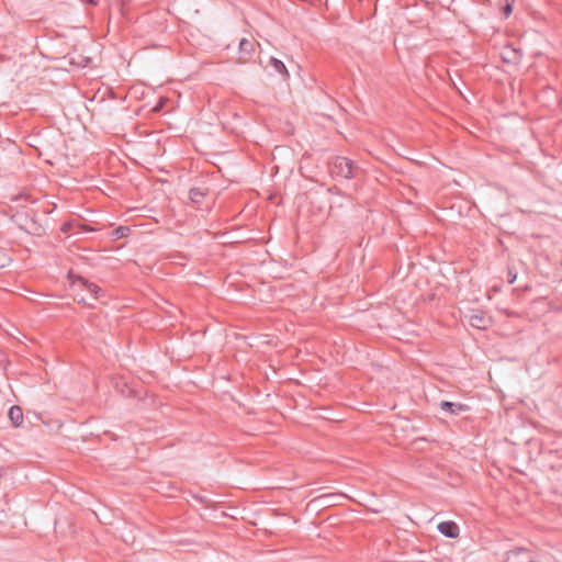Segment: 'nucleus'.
<instances>
[{
    "label": "nucleus",
    "instance_id": "1",
    "mask_svg": "<svg viewBox=\"0 0 562 562\" xmlns=\"http://www.w3.org/2000/svg\"><path fill=\"white\" fill-rule=\"evenodd\" d=\"M328 171L333 178L352 179L360 171V167L347 157L337 156L328 162Z\"/></svg>",
    "mask_w": 562,
    "mask_h": 562
},
{
    "label": "nucleus",
    "instance_id": "2",
    "mask_svg": "<svg viewBox=\"0 0 562 562\" xmlns=\"http://www.w3.org/2000/svg\"><path fill=\"white\" fill-rule=\"evenodd\" d=\"M348 496L342 493H324L318 496H315L311 503L316 507L325 508L330 506L340 505L344 499H347Z\"/></svg>",
    "mask_w": 562,
    "mask_h": 562
},
{
    "label": "nucleus",
    "instance_id": "3",
    "mask_svg": "<svg viewBox=\"0 0 562 562\" xmlns=\"http://www.w3.org/2000/svg\"><path fill=\"white\" fill-rule=\"evenodd\" d=\"M505 562H538L533 553L526 548H515L506 553Z\"/></svg>",
    "mask_w": 562,
    "mask_h": 562
},
{
    "label": "nucleus",
    "instance_id": "4",
    "mask_svg": "<svg viewBox=\"0 0 562 562\" xmlns=\"http://www.w3.org/2000/svg\"><path fill=\"white\" fill-rule=\"evenodd\" d=\"M238 49H239L238 61L241 64H246L251 59V57L255 53V43L247 38H243L239 42Z\"/></svg>",
    "mask_w": 562,
    "mask_h": 562
},
{
    "label": "nucleus",
    "instance_id": "5",
    "mask_svg": "<svg viewBox=\"0 0 562 562\" xmlns=\"http://www.w3.org/2000/svg\"><path fill=\"white\" fill-rule=\"evenodd\" d=\"M469 323L474 328L486 329L491 326L492 321L485 313L477 311L470 316Z\"/></svg>",
    "mask_w": 562,
    "mask_h": 562
},
{
    "label": "nucleus",
    "instance_id": "6",
    "mask_svg": "<svg viewBox=\"0 0 562 562\" xmlns=\"http://www.w3.org/2000/svg\"><path fill=\"white\" fill-rule=\"evenodd\" d=\"M438 530L441 535L448 538H457L460 532L459 526L454 521H442L438 525Z\"/></svg>",
    "mask_w": 562,
    "mask_h": 562
},
{
    "label": "nucleus",
    "instance_id": "7",
    "mask_svg": "<svg viewBox=\"0 0 562 562\" xmlns=\"http://www.w3.org/2000/svg\"><path fill=\"white\" fill-rule=\"evenodd\" d=\"M440 408L451 415H459L462 412L469 411V406L462 403H453L449 401H441Z\"/></svg>",
    "mask_w": 562,
    "mask_h": 562
},
{
    "label": "nucleus",
    "instance_id": "8",
    "mask_svg": "<svg viewBox=\"0 0 562 562\" xmlns=\"http://www.w3.org/2000/svg\"><path fill=\"white\" fill-rule=\"evenodd\" d=\"M9 419L14 427H20L23 423V411L20 406L13 405L8 413Z\"/></svg>",
    "mask_w": 562,
    "mask_h": 562
},
{
    "label": "nucleus",
    "instance_id": "9",
    "mask_svg": "<svg viewBox=\"0 0 562 562\" xmlns=\"http://www.w3.org/2000/svg\"><path fill=\"white\" fill-rule=\"evenodd\" d=\"M78 281L83 285V288L90 293L92 294L93 299L94 300H99L100 296H101V293H102V289L95 284V283H92V282H89L87 279L82 278V277H79L78 278Z\"/></svg>",
    "mask_w": 562,
    "mask_h": 562
},
{
    "label": "nucleus",
    "instance_id": "10",
    "mask_svg": "<svg viewBox=\"0 0 562 562\" xmlns=\"http://www.w3.org/2000/svg\"><path fill=\"white\" fill-rule=\"evenodd\" d=\"M269 65L273 68V70L279 74L284 80L289 79L290 77V74L285 67V65L283 64L282 60L276 58V57H271L270 58V61H269Z\"/></svg>",
    "mask_w": 562,
    "mask_h": 562
},
{
    "label": "nucleus",
    "instance_id": "11",
    "mask_svg": "<svg viewBox=\"0 0 562 562\" xmlns=\"http://www.w3.org/2000/svg\"><path fill=\"white\" fill-rule=\"evenodd\" d=\"M502 57L505 63L518 64L520 61L521 54L519 53L518 49L507 47L503 52Z\"/></svg>",
    "mask_w": 562,
    "mask_h": 562
},
{
    "label": "nucleus",
    "instance_id": "12",
    "mask_svg": "<svg viewBox=\"0 0 562 562\" xmlns=\"http://www.w3.org/2000/svg\"><path fill=\"white\" fill-rule=\"evenodd\" d=\"M206 193L207 190L204 188H192L189 191V199L193 204L200 205L203 199L205 198Z\"/></svg>",
    "mask_w": 562,
    "mask_h": 562
},
{
    "label": "nucleus",
    "instance_id": "13",
    "mask_svg": "<svg viewBox=\"0 0 562 562\" xmlns=\"http://www.w3.org/2000/svg\"><path fill=\"white\" fill-rule=\"evenodd\" d=\"M21 228H23L24 231L29 232V233H32V234H40L38 233V226L36 225L35 222L31 221V223H25V224H22L20 223L19 224Z\"/></svg>",
    "mask_w": 562,
    "mask_h": 562
},
{
    "label": "nucleus",
    "instance_id": "14",
    "mask_svg": "<svg viewBox=\"0 0 562 562\" xmlns=\"http://www.w3.org/2000/svg\"><path fill=\"white\" fill-rule=\"evenodd\" d=\"M10 262H11V257L9 256V254L7 251L0 249V269L9 266Z\"/></svg>",
    "mask_w": 562,
    "mask_h": 562
},
{
    "label": "nucleus",
    "instance_id": "15",
    "mask_svg": "<svg viewBox=\"0 0 562 562\" xmlns=\"http://www.w3.org/2000/svg\"><path fill=\"white\" fill-rule=\"evenodd\" d=\"M505 4L502 8L504 15L507 18L513 12L514 0H504Z\"/></svg>",
    "mask_w": 562,
    "mask_h": 562
},
{
    "label": "nucleus",
    "instance_id": "16",
    "mask_svg": "<svg viewBox=\"0 0 562 562\" xmlns=\"http://www.w3.org/2000/svg\"><path fill=\"white\" fill-rule=\"evenodd\" d=\"M127 232H130V228L127 226H120L114 231V235L116 238H122L127 235Z\"/></svg>",
    "mask_w": 562,
    "mask_h": 562
},
{
    "label": "nucleus",
    "instance_id": "17",
    "mask_svg": "<svg viewBox=\"0 0 562 562\" xmlns=\"http://www.w3.org/2000/svg\"><path fill=\"white\" fill-rule=\"evenodd\" d=\"M74 227V223L67 222L61 225V231L68 233Z\"/></svg>",
    "mask_w": 562,
    "mask_h": 562
},
{
    "label": "nucleus",
    "instance_id": "18",
    "mask_svg": "<svg viewBox=\"0 0 562 562\" xmlns=\"http://www.w3.org/2000/svg\"><path fill=\"white\" fill-rule=\"evenodd\" d=\"M82 1L89 5H98L99 4V0H82Z\"/></svg>",
    "mask_w": 562,
    "mask_h": 562
},
{
    "label": "nucleus",
    "instance_id": "19",
    "mask_svg": "<svg viewBox=\"0 0 562 562\" xmlns=\"http://www.w3.org/2000/svg\"><path fill=\"white\" fill-rule=\"evenodd\" d=\"M161 105H162L161 103L157 104V105L153 109V111L158 112V111L160 110Z\"/></svg>",
    "mask_w": 562,
    "mask_h": 562
},
{
    "label": "nucleus",
    "instance_id": "20",
    "mask_svg": "<svg viewBox=\"0 0 562 562\" xmlns=\"http://www.w3.org/2000/svg\"><path fill=\"white\" fill-rule=\"evenodd\" d=\"M201 503H204L205 499L203 497H196Z\"/></svg>",
    "mask_w": 562,
    "mask_h": 562
}]
</instances>
